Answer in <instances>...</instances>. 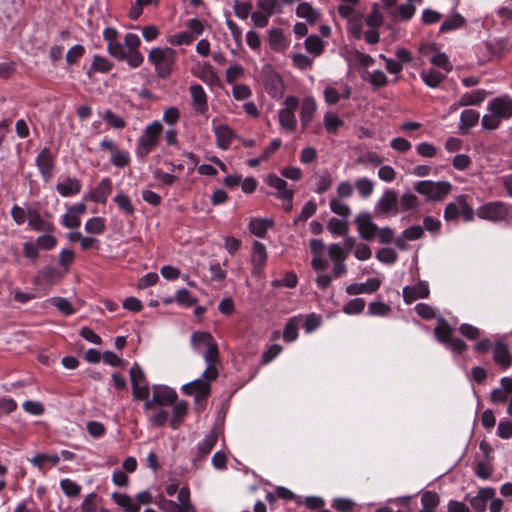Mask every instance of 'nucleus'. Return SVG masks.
<instances>
[{"label":"nucleus","mask_w":512,"mask_h":512,"mask_svg":"<svg viewBox=\"0 0 512 512\" xmlns=\"http://www.w3.org/2000/svg\"><path fill=\"white\" fill-rule=\"evenodd\" d=\"M305 48L309 53L313 54L314 56H319L322 54L324 50V45L319 36L310 35L305 40Z\"/></svg>","instance_id":"obj_44"},{"label":"nucleus","mask_w":512,"mask_h":512,"mask_svg":"<svg viewBox=\"0 0 512 512\" xmlns=\"http://www.w3.org/2000/svg\"><path fill=\"white\" fill-rule=\"evenodd\" d=\"M376 258L385 264H393L397 261L398 255L392 248H382L377 251Z\"/></svg>","instance_id":"obj_58"},{"label":"nucleus","mask_w":512,"mask_h":512,"mask_svg":"<svg viewBox=\"0 0 512 512\" xmlns=\"http://www.w3.org/2000/svg\"><path fill=\"white\" fill-rule=\"evenodd\" d=\"M218 439V434L215 430H211L205 438L198 444V453L200 456H205L211 452Z\"/></svg>","instance_id":"obj_38"},{"label":"nucleus","mask_w":512,"mask_h":512,"mask_svg":"<svg viewBox=\"0 0 512 512\" xmlns=\"http://www.w3.org/2000/svg\"><path fill=\"white\" fill-rule=\"evenodd\" d=\"M63 493L68 497H75L80 494L81 487L70 479H63L60 482Z\"/></svg>","instance_id":"obj_56"},{"label":"nucleus","mask_w":512,"mask_h":512,"mask_svg":"<svg viewBox=\"0 0 512 512\" xmlns=\"http://www.w3.org/2000/svg\"><path fill=\"white\" fill-rule=\"evenodd\" d=\"M148 60L155 66L158 75L164 78L171 73L175 51L171 48H153L149 52Z\"/></svg>","instance_id":"obj_4"},{"label":"nucleus","mask_w":512,"mask_h":512,"mask_svg":"<svg viewBox=\"0 0 512 512\" xmlns=\"http://www.w3.org/2000/svg\"><path fill=\"white\" fill-rule=\"evenodd\" d=\"M38 279L48 284H53L60 279L58 271L52 266H46L39 271Z\"/></svg>","instance_id":"obj_50"},{"label":"nucleus","mask_w":512,"mask_h":512,"mask_svg":"<svg viewBox=\"0 0 512 512\" xmlns=\"http://www.w3.org/2000/svg\"><path fill=\"white\" fill-rule=\"evenodd\" d=\"M382 158L381 156L376 153V152H373V151H369L367 153H364L362 155H360L356 160H355V163L356 164H363V165H368V164H371V165H374V166H378L382 163Z\"/></svg>","instance_id":"obj_54"},{"label":"nucleus","mask_w":512,"mask_h":512,"mask_svg":"<svg viewBox=\"0 0 512 512\" xmlns=\"http://www.w3.org/2000/svg\"><path fill=\"white\" fill-rule=\"evenodd\" d=\"M298 326H299V320L296 317H293L288 320V322L285 324L284 331H283V339L286 342H293L297 339Z\"/></svg>","instance_id":"obj_45"},{"label":"nucleus","mask_w":512,"mask_h":512,"mask_svg":"<svg viewBox=\"0 0 512 512\" xmlns=\"http://www.w3.org/2000/svg\"><path fill=\"white\" fill-rule=\"evenodd\" d=\"M81 188V182L77 178L71 177L66 178L56 185V190L62 197L76 195L81 191Z\"/></svg>","instance_id":"obj_24"},{"label":"nucleus","mask_w":512,"mask_h":512,"mask_svg":"<svg viewBox=\"0 0 512 512\" xmlns=\"http://www.w3.org/2000/svg\"><path fill=\"white\" fill-rule=\"evenodd\" d=\"M487 113L481 119L484 130L493 131L500 127L502 121L512 117V98L502 95L493 98L487 104Z\"/></svg>","instance_id":"obj_1"},{"label":"nucleus","mask_w":512,"mask_h":512,"mask_svg":"<svg viewBox=\"0 0 512 512\" xmlns=\"http://www.w3.org/2000/svg\"><path fill=\"white\" fill-rule=\"evenodd\" d=\"M465 23V19L458 13L453 14L447 18L440 26L441 32H449L462 27Z\"/></svg>","instance_id":"obj_47"},{"label":"nucleus","mask_w":512,"mask_h":512,"mask_svg":"<svg viewBox=\"0 0 512 512\" xmlns=\"http://www.w3.org/2000/svg\"><path fill=\"white\" fill-rule=\"evenodd\" d=\"M355 224L359 236L364 240L370 241L378 233V226L372 221L371 214L367 211L361 212L356 216Z\"/></svg>","instance_id":"obj_11"},{"label":"nucleus","mask_w":512,"mask_h":512,"mask_svg":"<svg viewBox=\"0 0 512 512\" xmlns=\"http://www.w3.org/2000/svg\"><path fill=\"white\" fill-rule=\"evenodd\" d=\"M175 301L180 304V305H183V306H187V307H190L192 305H194L197 300L196 298H194L193 296H191L190 292L183 288V289H179L176 294H175Z\"/></svg>","instance_id":"obj_62"},{"label":"nucleus","mask_w":512,"mask_h":512,"mask_svg":"<svg viewBox=\"0 0 512 512\" xmlns=\"http://www.w3.org/2000/svg\"><path fill=\"white\" fill-rule=\"evenodd\" d=\"M265 88L273 97H280L283 92V81L278 73L270 72L265 79Z\"/></svg>","instance_id":"obj_29"},{"label":"nucleus","mask_w":512,"mask_h":512,"mask_svg":"<svg viewBox=\"0 0 512 512\" xmlns=\"http://www.w3.org/2000/svg\"><path fill=\"white\" fill-rule=\"evenodd\" d=\"M416 11V7L411 2H406L400 6H395L388 14L393 20L404 21L411 19Z\"/></svg>","instance_id":"obj_28"},{"label":"nucleus","mask_w":512,"mask_h":512,"mask_svg":"<svg viewBox=\"0 0 512 512\" xmlns=\"http://www.w3.org/2000/svg\"><path fill=\"white\" fill-rule=\"evenodd\" d=\"M203 358L207 364V367L204 370V376L210 379H216L218 377L216 365L219 362V350L215 341L206 347V352L204 353Z\"/></svg>","instance_id":"obj_13"},{"label":"nucleus","mask_w":512,"mask_h":512,"mask_svg":"<svg viewBox=\"0 0 512 512\" xmlns=\"http://www.w3.org/2000/svg\"><path fill=\"white\" fill-rule=\"evenodd\" d=\"M452 333V327L448 324V322L445 319L440 318L438 320L437 326L434 329V334L437 340L441 343L447 344L453 337Z\"/></svg>","instance_id":"obj_33"},{"label":"nucleus","mask_w":512,"mask_h":512,"mask_svg":"<svg viewBox=\"0 0 512 512\" xmlns=\"http://www.w3.org/2000/svg\"><path fill=\"white\" fill-rule=\"evenodd\" d=\"M162 130L163 126L159 121H154L146 126L136 143L135 154L138 158L144 159L157 147Z\"/></svg>","instance_id":"obj_2"},{"label":"nucleus","mask_w":512,"mask_h":512,"mask_svg":"<svg viewBox=\"0 0 512 512\" xmlns=\"http://www.w3.org/2000/svg\"><path fill=\"white\" fill-rule=\"evenodd\" d=\"M317 104L313 97H306L303 99L301 104L300 119L302 126L306 128L312 121L313 116L316 112Z\"/></svg>","instance_id":"obj_25"},{"label":"nucleus","mask_w":512,"mask_h":512,"mask_svg":"<svg viewBox=\"0 0 512 512\" xmlns=\"http://www.w3.org/2000/svg\"><path fill=\"white\" fill-rule=\"evenodd\" d=\"M112 192V181L110 178H103L94 191L90 194L89 199L95 203L105 204L108 196Z\"/></svg>","instance_id":"obj_21"},{"label":"nucleus","mask_w":512,"mask_h":512,"mask_svg":"<svg viewBox=\"0 0 512 512\" xmlns=\"http://www.w3.org/2000/svg\"><path fill=\"white\" fill-rule=\"evenodd\" d=\"M327 229L332 234L343 236L347 232V225L338 218H331L327 224Z\"/></svg>","instance_id":"obj_61"},{"label":"nucleus","mask_w":512,"mask_h":512,"mask_svg":"<svg viewBox=\"0 0 512 512\" xmlns=\"http://www.w3.org/2000/svg\"><path fill=\"white\" fill-rule=\"evenodd\" d=\"M112 499L122 508L123 512H139L140 510L139 504L135 503L133 499L126 494L114 492Z\"/></svg>","instance_id":"obj_32"},{"label":"nucleus","mask_w":512,"mask_h":512,"mask_svg":"<svg viewBox=\"0 0 512 512\" xmlns=\"http://www.w3.org/2000/svg\"><path fill=\"white\" fill-rule=\"evenodd\" d=\"M509 214L508 204L502 201H493L481 205L477 209V216L481 219L500 222L507 218Z\"/></svg>","instance_id":"obj_7"},{"label":"nucleus","mask_w":512,"mask_h":512,"mask_svg":"<svg viewBox=\"0 0 512 512\" xmlns=\"http://www.w3.org/2000/svg\"><path fill=\"white\" fill-rule=\"evenodd\" d=\"M192 106L196 113L204 114L208 111V96L200 84H192L189 87Z\"/></svg>","instance_id":"obj_15"},{"label":"nucleus","mask_w":512,"mask_h":512,"mask_svg":"<svg viewBox=\"0 0 512 512\" xmlns=\"http://www.w3.org/2000/svg\"><path fill=\"white\" fill-rule=\"evenodd\" d=\"M188 410V404L185 401L177 402L173 407V416L170 420V426L173 429H178L182 423L183 417Z\"/></svg>","instance_id":"obj_37"},{"label":"nucleus","mask_w":512,"mask_h":512,"mask_svg":"<svg viewBox=\"0 0 512 512\" xmlns=\"http://www.w3.org/2000/svg\"><path fill=\"white\" fill-rule=\"evenodd\" d=\"M177 499V504L183 512H195V507L190 501V490L187 486L179 489Z\"/></svg>","instance_id":"obj_40"},{"label":"nucleus","mask_w":512,"mask_h":512,"mask_svg":"<svg viewBox=\"0 0 512 512\" xmlns=\"http://www.w3.org/2000/svg\"><path fill=\"white\" fill-rule=\"evenodd\" d=\"M475 211L467 203L464 196H458L453 202L446 205L444 210V219L446 221H456L459 216H462L464 221H472L474 219Z\"/></svg>","instance_id":"obj_5"},{"label":"nucleus","mask_w":512,"mask_h":512,"mask_svg":"<svg viewBox=\"0 0 512 512\" xmlns=\"http://www.w3.org/2000/svg\"><path fill=\"white\" fill-rule=\"evenodd\" d=\"M177 400V393L167 386H154L153 395L150 400L144 402L146 411L152 410L155 405L169 406Z\"/></svg>","instance_id":"obj_10"},{"label":"nucleus","mask_w":512,"mask_h":512,"mask_svg":"<svg viewBox=\"0 0 512 512\" xmlns=\"http://www.w3.org/2000/svg\"><path fill=\"white\" fill-rule=\"evenodd\" d=\"M194 36L191 32L183 31L179 34H175L169 37V43L171 45H189L193 42Z\"/></svg>","instance_id":"obj_60"},{"label":"nucleus","mask_w":512,"mask_h":512,"mask_svg":"<svg viewBox=\"0 0 512 512\" xmlns=\"http://www.w3.org/2000/svg\"><path fill=\"white\" fill-rule=\"evenodd\" d=\"M480 119V114L473 109H465L460 115L459 130L465 134L471 128L477 125Z\"/></svg>","instance_id":"obj_26"},{"label":"nucleus","mask_w":512,"mask_h":512,"mask_svg":"<svg viewBox=\"0 0 512 512\" xmlns=\"http://www.w3.org/2000/svg\"><path fill=\"white\" fill-rule=\"evenodd\" d=\"M329 206L333 213L342 217H348L351 213L350 207L346 203L340 201V198L331 199Z\"/></svg>","instance_id":"obj_53"},{"label":"nucleus","mask_w":512,"mask_h":512,"mask_svg":"<svg viewBox=\"0 0 512 512\" xmlns=\"http://www.w3.org/2000/svg\"><path fill=\"white\" fill-rule=\"evenodd\" d=\"M298 106L299 99L295 96H288L283 102V107L278 112L279 124L286 132H293L296 129L295 111Z\"/></svg>","instance_id":"obj_6"},{"label":"nucleus","mask_w":512,"mask_h":512,"mask_svg":"<svg viewBox=\"0 0 512 512\" xmlns=\"http://www.w3.org/2000/svg\"><path fill=\"white\" fill-rule=\"evenodd\" d=\"M323 124L328 133H336L338 128L344 125V121L340 119L335 113L328 112L325 114Z\"/></svg>","instance_id":"obj_43"},{"label":"nucleus","mask_w":512,"mask_h":512,"mask_svg":"<svg viewBox=\"0 0 512 512\" xmlns=\"http://www.w3.org/2000/svg\"><path fill=\"white\" fill-rule=\"evenodd\" d=\"M113 201L118 206L119 210L125 213L126 215H133L135 212V208L131 202V199L126 194L120 192L115 195Z\"/></svg>","instance_id":"obj_41"},{"label":"nucleus","mask_w":512,"mask_h":512,"mask_svg":"<svg viewBox=\"0 0 512 512\" xmlns=\"http://www.w3.org/2000/svg\"><path fill=\"white\" fill-rule=\"evenodd\" d=\"M493 360L496 364L506 369L511 365V355L507 344L497 342L493 347Z\"/></svg>","instance_id":"obj_23"},{"label":"nucleus","mask_w":512,"mask_h":512,"mask_svg":"<svg viewBox=\"0 0 512 512\" xmlns=\"http://www.w3.org/2000/svg\"><path fill=\"white\" fill-rule=\"evenodd\" d=\"M367 81L375 88H382L388 84V78L382 70L369 72Z\"/></svg>","instance_id":"obj_49"},{"label":"nucleus","mask_w":512,"mask_h":512,"mask_svg":"<svg viewBox=\"0 0 512 512\" xmlns=\"http://www.w3.org/2000/svg\"><path fill=\"white\" fill-rule=\"evenodd\" d=\"M402 294L404 302L406 304H411L418 299L429 297V285L426 281H419L414 286H405L402 290Z\"/></svg>","instance_id":"obj_14"},{"label":"nucleus","mask_w":512,"mask_h":512,"mask_svg":"<svg viewBox=\"0 0 512 512\" xmlns=\"http://www.w3.org/2000/svg\"><path fill=\"white\" fill-rule=\"evenodd\" d=\"M375 213L378 216H395L399 213L398 193L393 189H387L375 204Z\"/></svg>","instance_id":"obj_9"},{"label":"nucleus","mask_w":512,"mask_h":512,"mask_svg":"<svg viewBox=\"0 0 512 512\" xmlns=\"http://www.w3.org/2000/svg\"><path fill=\"white\" fill-rule=\"evenodd\" d=\"M36 166L45 181L51 179L54 171V156L47 147L43 148L36 157Z\"/></svg>","instance_id":"obj_12"},{"label":"nucleus","mask_w":512,"mask_h":512,"mask_svg":"<svg viewBox=\"0 0 512 512\" xmlns=\"http://www.w3.org/2000/svg\"><path fill=\"white\" fill-rule=\"evenodd\" d=\"M110 162L118 168H123L129 165L130 155L126 150H119L114 155H111Z\"/></svg>","instance_id":"obj_57"},{"label":"nucleus","mask_w":512,"mask_h":512,"mask_svg":"<svg viewBox=\"0 0 512 512\" xmlns=\"http://www.w3.org/2000/svg\"><path fill=\"white\" fill-rule=\"evenodd\" d=\"M317 210V205L314 201L310 200L302 207L300 214L295 218L294 224L298 222H304L310 217H312Z\"/></svg>","instance_id":"obj_55"},{"label":"nucleus","mask_w":512,"mask_h":512,"mask_svg":"<svg viewBox=\"0 0 512 512\" xmlns=\"http://www.w3.org/2000/svg\"><path fill=\"white\" fill-rule=\"evenodd\" d=\"M214 342L212 335L209 332L196 331L192 333L190 338L191 346L194 350H199L201 346L207 347Z\"/></svg>","instance_id":"obj_36"},{"label":"nucleus","mask_w":512,"mask_h":512,"mask_svg":"<svg viewBox=\"0 0 512 512\" xmlns=\"http://www.w3.org/2000/svg\"><path fill=\"white\" fill-rule=\"evenodd\" d=\"M112 63L105 57L95 55L88 71V76H91L93 72L107 73L112 69Z\"/></svg>","instance_id":"obj_39"},{"label":"nucleus","mask_w":512,"mask_h":512,"mask_svg":"<svg viewBox=\"0 0 512 512\" xmlns=\"http://www.w3.org/2000/svg\"><path fill=\"white\" fill-rule=\"evenodd\" d=\"M418 197L410 191H407L398 198L399 213L417 210L419 207Z\"/></svg>","instance_id":"obj_30"},{"label":"nucleus","mask_w":512,"mask_h":512,"mask_svg":"<svg viewBox=\"0 0 512 512\" xmlns=\"http://www.w3.org/2000/svg\"><path fill=\"white\" fill-rule=\"evenodd\" d=\"M381 281L377 278L368 279L365 283H353L346 287L348 295L371 294L379 289Z\"/></svg>","instance_id":"obj_20"},{"label":"nucleus","mask_w":512,"mask_h":512,"mask_svg":"<svg viewBox=\"0 0 512 512\" xmlns=\"http://www.w3.org/2000/svg\"><path fill=\"white\" fill-rule=\"evenodd\" d=\"M27 220L28 225L34 231H43L47 233H52L55 229L54 224L52 222L44 220L39 211L34 208L27 209Z\"/></svg>","instance_id":"obj_18"},{"label":"nucleus","mask_w":512,"mask_h":512,"mask_svg":"<svg viewBox=\"0 0 512 512\" xmlns=\"http://www.w3.org/2000/svg\"><path fill=\"white\" fill-rule=\"evenodd\" d=\"M192 73L194 76L210 86L215 85L219 80L214 68L208 62H198L192 68Z\"/></svg>","instance_id":"obj_16"},{"label":"nucleus","mask_w":512,"mask_h":512,"mask_svg":"<svg viewBox=\"0 0 512 512\" xmlns=\"http://www.w3.org/2000/svg\"><path fill=\"white\" fill-rule=\"evenodd\" d=\"M414 189L421 195L425 196L427 201H441L444 199L452 190V184L449 181H431L422 180L418 181Z\"/></svg>","instance_id":"obj_3"},{"label":"nucleus","mask_w":512,"mask_h":512,"mask_svg":"<svg viewBox=\"0 0 512 512\" xmlns=\"http://www.w3.org/2000/svg\"><path fill=\"white\" fill-rule=\"evenodd\" d=\"M269 43L272 49L282 51L287 44L281 29H271L269 32Z\"/></svg>","instance_id":"obj_42"},{"label":"nucleus","mask_w":512,"mask_h":512,"mask_svg":"<svg viewBox=\"0 0 512 512\" xmlns=\"http://www.w3.org/2000/svg\"><path fill=\"white\" fill-rule=\"evenodd\" d=\"M356 189L361 198H368L374 190V183L372 180L362 177L358 178L355 182Z\"/></svg>","instance_id":"obj_48"},{"label":"nucleus","mask_w":512,"mask_h":512,"mask_svg":"<svg viewBox=\"0 0 512 512\" xmlns=\"http://www.w3.org/2000/svg\"><path fill=\"white\" fill-rule=\"evenodd\" d=\"M52 305H54L64 315H72L75 313L70 301L63 297H53L50 299Z\"/></svg>","instance_id":"obj_51"},{"label":"nucleus","mask_w":512,"mask_h":512,"mask_svg":"<svg viewBox=\"0 0 512 512\" xmlns=\"http://www.w3.org/2000/svg\"><path fill=\"white\" fill-rule=\"evenodd\" d=\"M365 308V301L362 298H355L350 300L344 307L343 311L346 314L352 315V314H359L361 313Z\"/></svg>","instance_id":"obj_59"},{"label":"nucleus","mask_w":512,"mask_h":512,"mask_svg":"<svg viewBox=\"0 0 512 512\" xmlns=\"http://www.w3.org/2000/svg\"><path fill=\"white\" fill-rule=\"evenodd\" d=\"M56 244H57L56 237L51 235L50 233L40 235L36 239L37 247L41 248L43 250H51L56 246Z\"/></svg>","instance_id":"obj_63"},{"label":"nucleus","mask_w":512,"mask_h":512,"mask_svg":"<svg viewBox=\"0 0 512 512\" xmlns=\"http://www.w3.org/2000/svg\"><path fill=\"white\" fill-rule=\"evenodd\" d=\"M215 379H210L204 376V372L201 377L184 384L182 391L186 395L194 396L195 402H200L206 399L211 392V382Z\"/></svg>","instance_id":"obj_8"},{"label":"nucleus","mask_w":512,"mask_h":512,"mask_svg":"<svg viewBox=\"0 0 512 512\" xmlns=\"http://www.w3.org/2000/svg\"><path fill=\"white\" fill-rule=\"evenodd\" d=\"M273 221L269 219L253 218L249 223V230L257 237H264L268 228L272 227Z\"/></svg>","instance_id":"obj_34"},{"label":"nucleus","mask_w":512,"mask_h":512,"mask_svg":"<svg viewBox=\"0 0 512 512\" xmlns=\"http://www.w3.org/2000/svg\"><path fill=\"white\" fill-rule=\"evenodd\" d=\"M439 496L435 492L426 491L422 494L421 497V504L422 509L421 510H428L430 512H435L436 507L439 504Z\"/></svg>","instance_id":"obj_46"},{"label":"nucleus","mask_w":512,"mask_h":512,"mask_svg":"<svg viewBox=\"0 0 512 512\" xmlns=\"http://www.w3.org/2000/svg\"><path fill=\"white\" fill-rule=\"evenodd\" d=\"M423 82L431 87L436 88L444 80L445 75L435 69L423 70L420 74Z\"/></svg>","instance_id":"obj_35"},{"label":"nucleus","mask_w":512,"mask_h":512,"mask_svg":"<svg viewBox=\"0 0 512 512\" xmlns=\"http://www.w3.org/2000/svg\"><path fill=\"white\" fill-rule=\"evenodd\" d=\"M251 261L253 264V274L260 275L267 261L266 247L261 242H254L252 247Z\"/></svg>","instance_id":"obj_19"},{"label":"nucleus","mask_w":512,"mask_h":512,"mask_svg":"<svg viewBox=\"0 0 512 512\" xmlns=\"http://www.w3.org/2000/svg\"><path fill=\"white\" fill-rule=\"evenodd\" d=\"M213 130L216 136L217 146L222 150L228 149L234 137L232 129L228 125L219 124L215 125Z\"/></svg>","instance_id":"obj_22"},{"label":"nucleus","mask_w":512,"mask_h":512,"mask_svg":"<svg viewBox=\"0 0 512 512\" xmlns=\"http://www.w3.org/2000/svg\"><path fill=\"white\" fill-rule=\"evenodd\" d=\"M488 92L484 89H477L472 92H467L461 95L459 98V104L461 106H478L480 105L487 97Z\"/></svg>","instance_id":"obj_27"},{"label":"nucleus","mask_w":512,"mask_h":512,"mask_svg":"<svg viewBox=\"0 0 512 512\" xmlns=\"http://www.w3.org/2000/svg\"><path fill=\"white\" fill-rule=\"evenodd\" d=\"M157 504L163 512H183L176 502L168 500L163 496L159 497Z\"/></svg>","instance_id":"obj_64"},{"label":"nucleus","mask_w":512,"mask_h":512,"mask_svg":"<svg viewBox=\"0 0 512 512\" xmlns=\"http://www.w3.org/2000/svg\"><path fill=\"white\" fill-rule=\"evenodd\" d=\"M296 15L300 18H304L310 24L316 23L320 17L319 12L308 2L298 4L296 7Z\"/></svg>","instance_id":"obj_31"},{"label":"nucleus","mask_w":512,"mask_h":512,"mask_svg":"<svg viewBox=\"0 0 512 512\" xmlns=\"http://www.w3.org/2000/svg\"><path fill=\"white\" fill-rule=\"evenodd\" d=\"M496 495L495 490L490 487L480 489L477 494L473 497L468 498L471 508L475 512H484L487 508V504L491 498Z\"/></svg>","instance_id":"obj_17"},{"label":"nucleus","mask_w":512,"mask_h":512,"mask_svg":"<svg viewBox=\"0 0 512 512\" xmlns=\"http://www.w3.org/2000/svg\"><path fill=\"white\" fill-rule=\"evenodd\" d=\"M85 230L92 234H101L105 230V223L101 217H92L85 223Z\"/></svg>","instance_id":"obj_52"}]
</instances>
